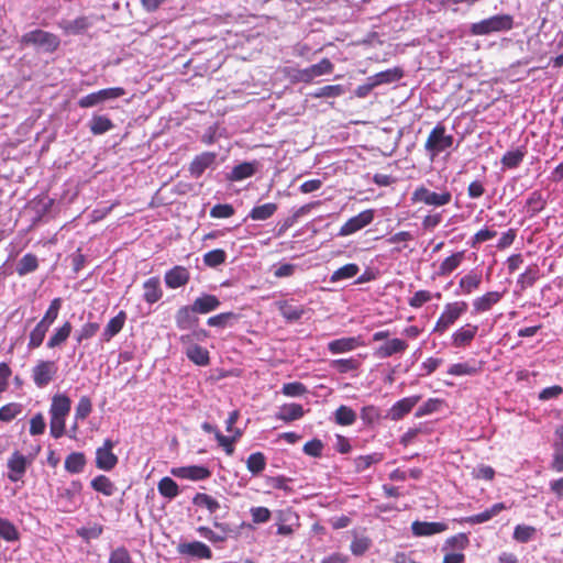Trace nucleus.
Masks as SVG:
<instances>
[{"label":"nucleus","mask_w":563,"mask_h":563,"mask_svg":"<svg viewBox=\"0 0 563 563\" xmlns=\"http://www.w3.org/2000/svg\"><path fill=\"white\" fill-rule=\"evenodd\" d=\"M453 142V135L446 133V128L442 123H438L429 133L424 150L433 161L440 153L450 148Z\"/></svg>","instance_id":"1"},{"label":"nucleus","mask_w":563,"mask_h":563,"mask_svg":"<svg viewBox=\"0 0 563 563\" xmlns=\"http://www.w3.org/2000/svg\"><path fill=\"white\" fill-rule=\"evenodd\" d=\"M514 19L509 14H497L471 25V33L476 36L488 35L512 29Z\"/></svg>","instance_id":"2"},{"label":"nucleus","mask_w":563,"mask_h":563,"mask_svg":"<svg viewBox=\"0 0 563 563\" xmlns=\"http://www.w3.org/2000/svg\"><path fill=\"white\" fill-rule=\"evenodd\" d=\"M452 200L451 191L443 187L439 191H433L426 186L417 187L412 195L411 201L415 203H423L426 206L440 208L446 206Z\"/></svg>","instance_id":"3"},{"label":"nucleus","mask_w":563,"mask_h":563,"mask_svg":"<svg viewBox=\"0 0 563 563\" xmlns=\"http://www.w3.org/2000/svg\"><path fill=\"white\" fill-rule=\"evenodd\" d=\"M466 310L467 303L465 301H454L446 303L433 328V332L443 334L460 319L461 316L466 312Z\"/></svg>","instance_id":"4"},{"label":"nucleus","mask_w":563,"mask_h":563,"mask_svg":"<svg viewBox=\"0 0 563 563\" xmlns=\"http://www.w3.org/2000/svg\"><path fill=\"white\" fill-rule=\"evenodd\" d=\"M21 43L34 45L44 52L52 53L59 46V38L49 32L43 30H33L22 35Z\"/></svg>","instance_id":"5"},{"label":"nucleus","mask_w":563,"mask_h":563,"mask_svg":"<svg viewBox=\"0 0 563 563\" xmlns=\"http://www.w3.org/2000/svg\"><path fill=\"white\" fill-rule=\"evenodd\" d=\"M124 95L125 89L122 87L104 88L81 97L78 100V106L82 109L92 108L108 100L118 99Z\"/></svg>","instance_id":"6"},{"label":"nucleus","mask_w":563,"mask_h":563,"mask_svg":"<svg viewBox=\"0 0 563 563\" xmlns=\"http://www.w3.org/2000/svg\"><path fill=\"white\" fill-rule=\"evenodd\" d=\"M58 366L54 361H40L32 369V378L36 387H46L57 375Z\"/></svg>","instance_id":"7"},{"label":"nucleus","mask_w":563,"mask_h":563,"mask_svg":"<svg viewBox=\"0 0 563 563\" xmlns=\"http://www.w3.org/2000/svg\"><path fill=\"white\" fill-rule=\"evenodd\" d=\"M374 220V210L367 209L350 218L339 230V236H349L371 224Z\"/></svg>","instance_id":"8"},{"label":"nucleus","mask_w":563,"mask_h":563,"mask_svg":"<svg viewBox=\"0 0 563 563\" xmlns=\"http://www.w3.org/2000/svg\"><path fill=\"white\" fill-rule=\"evenodd\" d=\"M32 464V457H27L14 451L8 460L7 466L9 468L8 478L11 482H19L24 476L26 468Z\"/></svg>","instance_id":"9"},{"label":"nucleus","mask_w":563,"mask_h":563,"mask_svg":"<svg viewBox=\"0 0 563 563\" xmlns=\"http://www.w3.org/2000/svg\"><path fill=\"white\" fill-rule=\"evenodd\" d=\"M114 442L110 439H106L101 448L96 451V466L99 470L111 471L118 463V457L113 454L112 449Z\"/></svg>","instance_id":"10"},{"label":"nucleus","mask_w":563,"mask_h":563,"mask_svg":"<svg viewBox=\"0 0 563 563\" xmlns=\"http://www.w3.org/2000/svg\"><path fill=\"white\" fill-rule=\"evenodd\" d=\"M180 342L187 345L186 355L192 363L199 366H206L209 364L210 357L208 350L198 344L191 343V335H181Z\"/></svg>","instance_id":"11"},{"label":"nucleus","mask_w":563,"mask_h":563,"mask_svg":"<svg viewBox=\"0 0 563 563\" xmlns=\"http://www.w3.org/2000/svg\"><path fill=\"white\" fill-rule=\"evenodd\" d=\"M172 475L190 481H203L210 477L211 472L209 468L202 465H189L181 467H173L170 470Z\"/></svg>","instance_id":"12"},{"label":"nucleus","mask_w":563,"mask_h":563,"mask_svg":"<svg viewBox=\"0 0 563 563\" xmlns=\"http://www.w3.org/2000/svg\"><path fill=\"white\" fill-rule=\"evenodd\" d=\"M333 70V64L328 58L321 59L318 64L311 65L298 71V80L309 82L313 78L330 74Z\"/></svg>","instance_id":"13"},{"label":"nucleus","mask_w":563,"mask_h":563,"mask_svg":"<svg viewBox=\"0 0 563 563\" xmlns=\"http://www.w3.org/2000/svg\"><path fill=\"white\" fill-rule=\"evenodd\" d=\"M177 551L181 555H188L197 559L209 560L212 556L210 548L200 541L179 543Z\"/></svg>","instance_id":"14"},{"label":"nucleus","mask_w":563,"mask_h":563,"mask_svg":"<svg viewBox=\"0 0 563 563\" xmlns=\"http://www.w3.org/2000/svg\"><path fill=\"white\" fill-rule=\"evenodd\" d=\"M419 400L420 396H410L398 400L389 409L387 417L394 421L400 420L404 416L411 411V409L417 405Z\"/></svg>","instance_id":"15"},{"label":"nucleus","mask_w":563,"mask_h":563,"mask_svg":"<svg viewBox=\"0 0 563 563\" xmlns=\"http://www.w3.org/2000/svg\"><path fill=\"white\" fill-rule=\"evenodd\" d=\"M408 347L406 341L400 339H391L375 349L374 355L378 358H387L395 354L404 353Z\"/></svg>","instance_id":"16"},{"label":"nucleus","mask_w":563,"mask_h":563,"mask_svg":"<svg viewBox=\"0 0 563 563\" xmlns=\"http://www.w3.org/2000/svg\"><path fill=\"white\" fill-rule=\"evenodd\" d=\"M448 529L444 522L413 521L411 531L416 537H429L441 533Z\"/></svg>","instance_id":"17"},{"label":"nucleus","mask_w":563,"mask_h":563,"mask_svg":"<svg viewBox=\"0 0 563 563\" xmlns=\"http://www.w3.org/2000/svg\"><path fill=\"white\" fill-rule=\"evenodd\" d=\"M477 331L478 327L476 324L471 323H467L459 328L452 334V345L455 347L468 345L475 338Z\"/></svg>","instance_id":"18"},{"label":"nucleus","mask_w":563,"mask_h":563,"mask_svg":"<svg viewBox=\"0 0 563 563\" xmlns=\"http://www.w3.org/2000/svg\"><path fill=\"white\" fill-rule=\"evenodd\" d=\"M189 280V272L183 266H175L165 274V284L170 289L179 288Z\"/></svg>","instance_id":"19"},{"label":"nucleus","mask_w":563,"mask_h":563,"mask_svg":"<svg viewBox=\"0 0 563 563\" xmlns=\"http://www.w3.org/2000/svg\"><path fill=\"white\" fill-rule=\"evenodd\" d=\"M220 305L221 302L216 296L203 294L198 297L191 306L195 312L205 314L217 310Z\"/></svg>","instance_id":"20"},{"label":"nucleus","mask_w":563,"mask_h":563,"mask_svg":"<svg viewBox=\"0 0 563 563\" xmlns=\"http://www.w3.org/2000/svg\"><path fill=\"white\" fill-rule=\"evenodd\" d=\"M192 306H184L178 309L175 316L177 328L180 330H189L195 327L198 322V318L195 317Z\"/></svg>","instance_id":"21"},{"label":"nucleus","mask_w":563,"mask_h":563,"mask_svg":"<svg viewBox=\"0 0 563 563\" xmlns=\"http://www.w3.org/2000/svg\"><path fill=\"white\" fill-rule=\"evenodd\" d=\"M361 345V341L358 338L350 336V338H341L333 340L328 343V350L332 354L346 353L355 350Z\"/></svg>","instance_id":"22"},{"label":"nucleus","mask_w":563,"mask_h":563,"mask_svg":"<svg viewBox=\"0 0 563 563\" xmlns=\"http://www.w3.org/2000/svg\"><path fill=\"white\" fill-rule=\"evenodd\" d=\"M507 509L504 503H496L490 508L465 518V522L471 525H478L489 521L494 517L498 516L503 510Z\"/></svg>","instance_id":"23"},{"label":"nucleus","mask_w":563,"mask_h":563,"mask_svg":"<svg viewBox=\"0 0 563 563\" xmlns=\"http://www.w3.org/2000/svg\"><path fill=\"white\" fill-rule=\"evenodd\" d=\"M126 320L124 311H120L115 317L109 320L101 334V340L104 342L111 341L123 328Z\"/></svg>","instance_id":"24"},{"label":"nucleus","mask_w":563,"mask_h":563,"mask_svg":"<svg viewBox=\"0 0 563 563\" xmlns=\"http://www.w3.org/2000/svg\"><path fill=\"white\" fill-rule=\"evenodd\" d=\"M216 153L205 152L195 157V159L190 164V173L195 177H199L203 174V172L210 167L216 161Z\"/></svg>","instance_id":"25"},{"label":"nucleus","mask_w":563,"mask_h":563,"mask_svg":"<svg viewBox=\"0 0 563 563\" xmlns=\"http://www.w3.org/2000/svg\"><path fill=\"white\" fill-rule=\"evenodd\" d=\"M70 398L64 394H57L52 398L49 416L66 418L70 411Z\"/></svg>","instance_id":"26"},{"label":"nucleus","mask_w":563,"mask_h":563,"mask_svg":"<svg viewBox=\"0 0 563 563\" xmlns=\"http://www.w3.org/2000/svg\"><path fill=\"white\" fill-rule=\"evenodd\" d=\"M256 162H243L232 168L227 178L231 181H241L252 177L256 172Z\"/></svg>","instance_id":"27"},{"label":"nucleus","mask_w":563,"mask_h":563,"mask_svg":"<svg viewBox=\"0 0 563 563\" xmlns=\"http://www.w3.org/2000/svg\"><path fill=\"white\" fill-rule=\"evenodd\" d=\"M503 294L499 291H488L485 295L477 297L473 301L475 312L488 311L494 305L499 302Z\"/></svg>","instance_id":"28"},{"label":"nucleus","mask_w":563,"mask_h":563,"mask_svg":"<svg viewBox=\"0 0 563 563\" xmlns=\"http://www.w3.org/2000/svg\"><path fill=\"white\" fill-rule=\"evenodd\" d=\"M114 126L113 122L102 114H93L89 121V129L93 135H101L112 130Z\"/></svg>","instance_id":"29"},{"label":"nucleus","mask_w":563,"mask_h":563,"mask_svg":"<svg viewBox=\"0 0 563 563\" xmlns=\"http://www.w3.org/2000/svg\"><path fill=\"white\" fill-rule=\"evenodd\" d=\"M143 298L148 303H154L162 298V289L159 287V279L157 277L148 278L144 285Z\"/></svg>","instance_id":"30"},{"label":"nucleus","mask_w":563,"mask_h":563,"mask_svg":"<svg viewBox=\"0 0 563 563\" xmlns=\"http://www.w3.org/2000/svg\"><path fill=\"white\" fill-rule=\"evenodd\" d=\"M305 415L303 407L299 404H286L279 408L277 418L289 422L300 419Z\"/></svg>","instance_id":"31"},{"label":"nucleus","mask_w":563,"mask_h":563,"mask_svg":"<svg viewBox=\"0 0 563 563\" xmlns=\"http://www.w3.org/2000/svg\"><path fill=\"white\" fill-rule=\"evenodd\" d=\"M71 324L66 321L62 327L55 329L54 333L47 341L48 349H55L64 344L71 333Z\"/></svg>","instance_id":"32"},{"label":"nucleus","mask_w":563,"mask_h":563,"mask_svg":"<svg viewBox=\"0 0 563 563\" xmlns=\"http://www.w3.org/2000/svg\"><path fill=\"white\" fill-rule=\"evenodd\" d=\"M91 25L86 16H79L74 20H63L60 27L68 34H79Z\"/></svg>","instance_id":"33"},{"label":"nucleus","mask_w":563,"mask_h":563,"mask_svg":"<svg viewBox=\"0 0 563 563\" xmlns=\"http://www.w3.org/2000/svg\"><path fill=\"white\" fill-rule=\"evenodd\" d=\"M402 77V71L398 68L387 69L380 73H377L373 76H369V80H372L375 87L391 84L394 81L399 80Z\"/></svg>","instance_id":"34"},{"label":"nucleus","mask_w":563,"mask_h":563,"mask_svg":"<svg viewBox=\"0 0 563 563\" xmlns=\"http://www.w3.org/2000/svg\"><path fill=\"white\" fill-rule=\"evenodd\" d=\"M481 283L482 274L471 272L460 279L459 289L462 294L470 295L481 286Z\"/></svg>","instance_id":"35"},{"label":"nucleus","mask_w":563,"mask_h":563,"mask_svg":"<svg viewBox=\"0 0 563 563\" xmlns=\"http://www.w3.org/2000/svg\"><path fill=\"white\" fill-rule=\"evenodd\" d=\"M464 260V252H456L451 256L446 257L439 266L438 274L440 276H446L455 271Z\"/></svg>","instance_id":"36"},{"label":"nucleus","mask_w":563,"mask_h":563,"mask_svg":"<svg viewBox=\"0 0 563 563\" xmlns=\"http://www.w3.org/2000/svg\"><path fill=\"white\" fill-rule=\"evenodd\" d=\"M90 484L96 492L108 497L114 495L117 490L113 482H111L110 478L104 475H98L91 481Z\"/></svg>","instance_id":"37"},{"label":"nucleus","mask_w":563,"mask_h":563,"mask_svg":"<svg viewBox=\"0 0 563 563\" xmlns=\"http://www.w3.org/2000/svg\"><path fill=\"white\" fill-rule=\"evenodd\" d=\"M277 210V205L273 202H267L261 206L254 207L250 213L249 218L255 221H264L269 219Z\"/></svg>","instance_id":"38"},{"label":"nucleus","mask_w":563,"mask_h":563,"mask_svg":"<svg viewBox=\"0 0 563 563\" xmlns=\"http://www.w3.org/2000/svg\"><path fill=\"white\" fill-rule=\"evenodd\" d=\"M358 272H360L358 265H356L354 263H349V264L338 268L336 271H334L332 273V275L330 276V282L338 283L341 280L353 278L358 274Z\"/></svg>","instance_id":"39"},{"label":"nucleus","mask_w":563,"mask_h":563,"mask_svg":"<svg viewBox=\"0 0 563 563\" xmlns=\"http://www.w3.org/2000/svg\"><path fill=\"white\" fill-rule=\"evenodd\" d=\"M361 366V362L357 358H339L330 362V367L339 372L340 374H346L349 372L357 371Z\"/></svg>","instance_id":"40"},{"label":"nucleus","mask_w":563,"mask_h":563,"mask_svg":"<svg viewBox=\"0 0 563 563\" xmlns=\"http://www.w3.org/2000/svg\"><path fill=\"white\" fill-rule=\"evenodd\" d=\"M158 493L168 499H174L179 495L177 483L168 476L163 477L157 484Z\"/></svg>","instance_id":"41"},{"label":"nucleus","mask_w":563,"mask_h":563,"mask_svg":"<svg viewBox=\"0 0 563 563\" xmlns=\"http://www.w3.org/2000/svg\"><path fill=\"white\" fill-rule=\"evenodd\" d=\"M85 464V455L80 452L70 453L65 460L66 471L73 474L80 473L84 470Z\"/></svg>","instance_id":"42"},{"label":"nucleus","mask_w":563,"mask_h":563,"mask_svg":"<svg viewBox=\"0 0 563 563\" xmlns=\"http://www.w3.org/2000/svg\"><path fill=\"white\" fill-rule=\"evenodd\" d=\"M279 312L287 321L294 322L302 317L305 310L301 306H295L284 301L279 303Z\"/></svg>","instance_id":"43"},{"label":"nucleus","mask_w":563,"mask_h":563,"mask_svg":"<svg viewBox=\"0 0 563 563\" xmlns=\"http://www.w3.org/2000/svg\"><path fill=\"white\" fill-rule=\"evenodd\" d=\"M334 418L340 426H351L356 421V412L352 408L342 405L335 410Z\"/></svg>","instance_id":"44"},{"label":"nucleus","mask_w":563,"mask_h":563,"mask_svg":"<svg viewBox=\"0 0 563 563\" xmlns=\"http://www.w3.org/2000/svg\"><path fill=\"white\" fill-rule=\"evenodd\" d=\"M0 537L7 542H15L20 539V533L11 521L0 517Z\"/></svg>","instance_id":"45"},{"label":"nucleus","mask_w":563,"mask_h":563,"mask_svg":"<svg viewBox=\"0 0 563 563\" xmlns=\"http://www.w3.org/2000/svg\"><path fill=\"white\" fill-rule=\"evenodd\" d=\"M526 156V151L522 148H517L515 151H508L501 157V164L506 168H516L518 167Z\"/></svg>","instance_id":"46"},{"label":"nucleus","mask_w":563,"mask_h":563,"mask_svg":"<svg viewBox=\"0 0 563 563\" xmlns=\"http://www.w3.org/2000/svg\"><path fill=\"white\" fill-rule=\"evenodd\" d=\"M192 503L198 507L207 508L211 514L217 512L220 508V504L217 499L203 493L196 494L192 498Z\"/></svg>","instance_id":"47"},{"label":"nucleus","mask_w":563,"mask_h":563,"mask_svg":"<svg viewBox=\"0 0 563 563\" xmlns=\"http://www.w3.org/2000/svg\"><path fill=\"white\" fill-rule=\"evenodd\" d=\"M246 467L253 475L262 473L266 467V459L264 454L261 452L252 453L247 457Z\"/></svg>","instance_id":"48"},{"label":"nucleus","mask_w":563,"mask_h":563,"mask_svg":"<svg viewBox=\"0 0 563 563\" xmlns=\"http://www.w3.org/2000/svg\"><path fill=\"white\" fill-rule=\"evenodd\" d=\"M242 435V432L236 429L232 435H223L221 432H217V442L223 448L228 455H232L234 452L233 443Z\"/></svg>","instance_id":"49"},{"label":"nucleus","mask_w":563,"mask_h":563,"mask_svg":"<svg viewBox=\"0 0 563 563\" xmlns=\"http://www.w3.org/2000/svg\"><path fill=\"white\" fill-rule=\"evenodd\" d=\"M49 328L38 322L30 333L29 349H36L42 345Z\"/></svg>","instance_id":"50"},{"label":"nucleus","mask_w":563,"mask_h":563,"mask_svg":"<svg viewBox=\"0 0 563 563\" xmlns=\"http://www.w3.org/2000/svg\"><path fill=\"white\" fill-rule=\"evenodd\" d=\"M60 307H62V299L60 298L53 299L51 301L48 309L46 310L44 317L42 318V320L40 322L42 324L46 325L47 328H49L54 323V321L57 319Z\"/></svg>","instance_id":"51"},{"label":"nucleus","mask_w":563,"mask_h":563,"mask_svg":"<svg viewBox=\"0 0 563 563\" xmlns=\"http://www.w3.org/2000/svg\"><path fill=\"white\" fill-rule=\"evenodd\" d=\"M526 207L528 209V212L531 213V216H534L539 213L541 210L545 207V200L543 199L541 192L533 191L526 201Z\"/></svg>","instance_id":"52"},{"label":"nucleus","mask_w":563,"mask_h":563,"mask_svg":"<svg viewBox=\"0 0 563 563\" xmlns=\"http://www.w3.org/2000/svg\"><path fill=\"white\" fill-rule=\"evenodd\" d=\"M539 278V268L537 266H529L518 278V285L521 289L531 287Z\"/></svg>","instance_id":"53"},{"label":"nucleus","mask_w":563,"mask_h":563,"mask_svg":"<svg viewBox=\"0 0 563 563\" xmlns=\"http://www.w3.org/2000/svg\"><path fill=\"white\" fill-rule=\"evenodd\" d=\"M227 260V253L221 249L209 251L203 255V263L209 267H217Z\"/></svg>","instance_id":"54"},{"label":"nucleus","mask_w":563,"mask_h":563,"mask_svg":"<svg viewBox=\"0 0 563 563\" xmlns=\"http://www.w3.org/2000/svg\"><path fill=\"white\" fill-rule=\"evenodd\" d=\"M37 258L33 254H25L19 262L18 273L23 276L34 272L37 268Z\"/></svg>","instance_id":"55"},{"label":"nucleus","mask_w":563,"mask_h":563,"mask_svg":"<svg viewBox=\"0 0 563 563\" xmlns=\"http://www.w3.org/2000/svg\"><path fill=\"white\" fill-rule=\"evenodd\" d=\"M537 530L532 526L518 525L514 530V539L518 542H529L536 534Z\"/></svg>","instance_id":"56"},{"label":"nucleus","mask_w":563,"mask_h":563,"mask_svg":"<svg viewBox=\"0 0 563 563\" xmlns=\"http://www.w3.org/2000/svg\"><path fill=\"white\" fill-rule=\"evenodd\" d=\"M99 331V324L97 322H87L75 333V339L78 343L85 340H89L96 335Z\"/></svg>","instance_id":"57"},{"label":"nucleus","mask_w":563,"mask_h":563,"mask_svg":"<svg viewBox=\"0 0 563 563\" xmlns=\"http://www.w3.org/2000/svg\"><path fill=\"white\" fill-rule=\"evenodd\" d=\"M22 412V406L16 402L4 405L0 408V420L9 422Z\"/></svg>","instance_id":"58"},{"label":"nucleus","mask_w":563,"mask_h":563,"mask_svg":"<svg viewBox=\"0 0 563 563\" xmlns=\"http://www.w3.org/2000/svg\"><path fill=\"white\" fill-rule=\"evenodd\" d=\"M92 410V404L88 396H81L75 411V419L85 420Z\"/></svg>","instance_id":"59"},{"label":"nucleus","mask_w":563,"mask_h":563,"mask_svg":"<svg viewBox=\"0 0 563 563\" xmlns=\"http://www.w3.org/2000/svg\"><path fill=\"white\" fill-rule=\"evenodd\" d=\"M344 93V88L341 85H328L319 88L313 97L316 98H335Z\"/></svg>","instance_id":"60"},{"label":"nucleus","mask_w":563,"mask_h":563,"mask_svg":"<svg viewBox=\"0 0 563 563\" xmlns=\"http://www.w3.org/2000/svg\"><path fill=\"white\" fill-rule=\"evenodd\" d=\"M382 461V455L379 453H373L368 455H361L355 459V467L357 472H363L367 470L371 465L378 463Z\"/></svg>","instance_id":"61"},{"label":"nucleus","mask_w":563,"mask_h":563,"mask_svg":"<svg viewBox=\"0 0 563 563\" xmlns=\"http://www.w3.org/2000/svg\"><path fill=\"white\" fill-rule=\"evenodd\" d=\"M234 208L229 203H218L210 210V217L216 219H227L234 214Z\"/></svg>","instance_id":"62"},{"label":"nucleus","mask_w":563,"mask_h":563,"mask_svg":"<svg viewBox=\"0 0 563 563\" xmlns=\"http://www.w3.org/2000/svg\"><path fill=\"white\" fill-rule=\"evenodd\" d=\"M282 393L287 397H299L307 393V387L299 382L283 385Z\"/></svg>","instance_id":"63"},{"label":"nucleus","mask_w":563,"mask_h":563,"mask_svg":"<svg viewBox=\"0 0 563 563\" xmlns=\"http://www.w3.org/2000/svg\"><path fill=\"white\" fill-rule=\"evenodd\" d=\"M109 563H132V558L125 548L120 547L110 553Z\"/></svg>","instance_id":"64"}]
</instances>
